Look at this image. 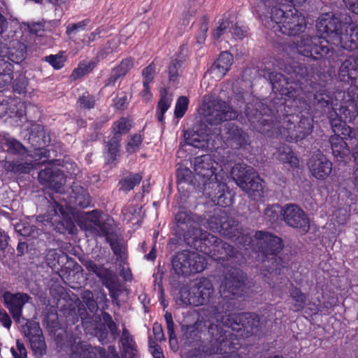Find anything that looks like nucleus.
Instances as JSON below:
<instances>
[{
    "label": "nucleus",
    "mask_w": 358,
    "mask_h": 358,
    "mask_svg": "<svg viewBox=\"0 0 358 358\" xmlns=\"http://www.w3.org/2000/svg\"><path fill=\"white\" fill-rule=\"evenodd\" d=\"M330 141L332 152L334 155L343 157L350 152V150L346 142H345L343 138L340 137L338 135L332 136Z\"/></svg>",
    "instance_id": "36"
},
{
    "label": "nucleus",
    "mask_w": 358,
    "mask_h": 358,
    "mask_svg": "<svg viewBox=\"0 0 358 358\" xmlns=\"http://www.w3.org/2000/svg\"><path fill=\"white\" fill-rule=\"evenodd\" d=\"M23 331L25 336L28 338H32L43 334L39 324L36 322L28 321L23 327Z\"/></svg>",
    "instance_id": "50"
},
{
    "label": "nucleus",
    "mask_w": 358,
    "mask_h": 358,
    "mask_svg": "<svg viewBox=\"0 0 358 358\" xmlns=\"http://www.w3.org/2000/svg\"><path fill=\"white\" fill-rule=\"evenodd\" d=\"M336 113L339 117L337 123L336 120L331 122V126L335 134L339 132V128L342 122H351L358 115V108L354 101H349L341 105L339 108H334Z\"/></svg>",
    "instance_id": "17"
},
{
    "label": "nucleus",
    "mask_w": 358,
    "mask_h": 358,
    "mask_svg": "<svg viewBox=\"0 0 358 358\" xmlns=\"http://www.w3.org/2000/svg\"><path fill=\"white\" fill-rule=\"evenodd\" d=\"M208 187L212 189V191L207 192V188L205 187L206 194L215 205L224 208L214 210L213 215L208 220L209 229L220 233L236 245L245 246L246 234L244 229L239 226L237 221L229 215L226 210L227 207L233 203L232 192L229 189L226 183L220 182L217 180L209 182Z\"/></svg>",
    "instance_id": "2"
},
{
    "label": "nucleus",
    "mask_w": 358,
    "mask_h": 358,
    "mask_svg": "<svg viewBox=\"0 0 358 358\" xmlns=\"http://www.w3.org/2000/svg\"><path fill=\"white\" fill-rule=\"evenodd\" d=\"M97 350L100 358H120L114 345L108 346L107 350L102 347H98Z\"/></svg>",
    "instance_id": "64"
},
{
    "label": "nucleus",
    "mask_w": 358,
    "mask_h": 358,
    "mask_svg": "<svg viewBox=\"0 0 358 358\" xmlns=\"http://www.w3.org/2000/svg\"><path fill=\"white\" fill-rule=\"evenodd\" d=\"M345 22L333 13H322L317 18L316 28L322 35H325L329 43L334 44L336 40L338 41V36L341 30H343Z\"/></svg>",
    "instance_id": "6"
},
{
    "label": "nucleus",
    "mask_w": 358,
    "mask_h": 358,
    "mask_svg": "<svg viewBox=\"0 0 358 358\" xmlns=\"http://www.w3.org/2000/svg\"><path fill=\"white\" fill-rule=\"evenodd\" d=\"M176 178L178 185L182 183H191L192 182L193 173L189 169L180 166L176 171Z\"/></svg>",
    "instance_id": "51"
},
{
    "label": "nucleus",
    "mask_w": 358,
    "mask_h": 358,
    "mask_svg": "<svg viewBox=\"0 0 358 358\" xmlns=\"http://www.w3.org/2000/svg\"><path fill=\"white\" fill-rule=\"evenodd\" d=\"M43 60L52 66L54 69L59 70L64 66L67 58L65 52L60 51L56 55H50L45 56Z\"/></svg>",
    "instance_id": "40"
},
{
    "label": "nucleus",
    "mask_w": 358,
    "mask_h": 358,
    "mask_svg": "<svg viewBox=\"0 0 358 358\" xmlns=\"http://www.w3.org/2000/svg\"><path fill=\"white\" fill-rule=\"evenodd\" d=\"M101 211L97 209L89 211L86 213V221L88 222L86 225V229L89 227H96L102 221Z\"/></svg>",
    "instance_id": "55"
},
{
    "label": "nucleus",
    "mask_w": 358,
    "mask_h": 358,
    "mask_svg": "<svg viewBox=\"0 0 358 358\" xmlns=\"http://www.w3.org/2000/svg\"><path fill=\"white\" fill-rule=\"evenodd\" d=\"M194 222L190 213L179 211L175 215V230L177 234L185 237L188 236Z\"/></svg>",
    "instance_id": "25"
},
{
    "label": "nucleus",
    "mask_w": 358,
    "mask_h": 358,
    "mask_svg": "<svg viewBox=\"0 0 358 358\" xmlns=\"http://www.w3.org/2000/svg\"><path fill=\"white\" fill-rule=\"evenodd\" d=\"M289 294L291 299L294 301L292 310L293 311L302 310L304 308L306 304V295L296 287H293L289 289Z\"/></svg>",
    "instance_id": "37"
},
{
    "label": "nucleus",
    "mask_w": 358,
    "mask_h": 358,
    "mask_svg": "<svg viewBox=\"0 0 358 358\" xmlns=\"http://www.w3.org/2000/svg\"><path fill=\"white\" fill-rule=\"evenodd\" d=\"M96 65L97 62L94 61H90L88 63H80L78 66L73 71L71 77L74 80L78 79L92 72Z\"/></svg>",
    "instance_id": "44"
},
{
    "label": "nucleus",
    "mask_w": 358,
    "mask_h": 358,
    "mask_svg": "<svg viewBox=\"0 0 358 358\" xmlns=\"http://www.w3.org/2000/svg\"><path fill=\"white\" fill-rule=\"evenodd\" d=\"M271 22L275 32L294 36L303 32L307 26L305 16L295 8L285 11L281 8L271 10Z\"/></svg>",
    "instance_id": "3"
},
{
    "label": "nucleus",
    "mask_w": 358,
    "mask_h": 358,
    "mask_svg": "<svg viewBox=\"0 0 358 358\" xmlns=\"http://www.w3.org/2000/svg\"><path fill=\"white\" fill-rule=\"evenodd\" d=\"M28 157H19L13 160H6L3 167L7 172L16 175L29 173L33 168L31 161L28 162Z\"/></svg>",
    "instance_id": "24"
},
{
    "label": "nucleus",
    "mask_w": 358,
    "mask_h": 358,
    "mask_svg": "<svg viewBox=\"0 0 358 358\" xmlns=\"http://www.w3.org/2000/svg\"><path fill=\"white\" fill-rule=\"evenodd\" d=\"M98 347L92 345H81L73 351L71 358H99Z\"/></svg>",
    "instance_id": "38"
},
{
    "label": "nucleus",
    "mask_w": 358,
    "mask_h": 358,
    "mask_svg": "<svg viewBox=\"0 0 358 358\" xmlns=\"http://www.w3.org/2000/svg\"><path fill=\"white\" fill-rule=\"evenodd\" d=\"M132 128V121L130 118L121 117L113 123L112 127L113 136L122 140V136L128 133Z\"/></svg>",
    "instance_id": "33"
},
{
    "label": "nucleus",
    "mask_w": 358,
    "mask_h": 358,
    "mask_svg": "<svg viewBox=\"0 0 358 358\" xmlns=\"http://www.w3.org/2000/svg\"><path fill=\"white\" fill-rule=\"evenodd\" d=\"M277 129L279 133L287 141H294V139H292L291 134L292 131H294V122L291 120L290 117L287 116L284 117L283 122L280 126L277 127Z\"/></svg>",
    "instance_id": "45"
},
{
    "label": "nucleus",
    "mask_w": 358,
    "mask_h": 358,
    "mask_svg": "<svg viewBox=\"0 0 358 358\" xmlns=\"http://www.w3.org/2000/svg\"><path fill=\"white\" fill-rule=\"evenodd\" d=\"M334 45L348 50H355L358 48V26L355 23L345 22L343 30H341Z\"/></svg>",
    "instance_id": "15"
},
{
    "label": "nucleus",
    "mask_w": 358,
    "mask_h": 358,
    "mask_svg": "<svg viewBox=\"0 0 358 358\" xmlns=\"http://www.w3.org/2000/svg\"><path fill=\"white\" fill-rule=\"evenodd\" d=\"M250 248L262 253V259L278 255L283 248L282 241L278 236L264 231H257L250 238Z\"/></svg>",
    "instance_id": "5"
},
{
    "label": "nucleus",
    "mask_w": 358,
    "mask_h": 358,
    "mask_svg": "<svg viewBox=\"0 0 358 358\" xmlns=\"http://www.w3.org/2000/svg\"><path fill=\"white\" fill-rule=\"evenodd\" d=\"M3 148L8 153L19 157H28L27 148L17 140L15 138H4Z\"/></svg>",
    "instance_id": "28"
},
{
    "label": "nucleus",
    "mask_w": 358,
    "mask_h": 358,
    "mask_svg": "<svg viewBox=\"0 0 358 358\" xmlns=\"http://www.w3.org/2000/svg\"><path fill=\"white\" fill-rule=\"evenodd\" d=\"M190 260L189 252L182 251L176 253L171 260L172 269L174 273L179 276L191 275Z\"/></svg>",
    "instance_id": "22"
},
{
    "label": "nucleus",
    "mask_w": 358,
    "mask_h": 358,
    "mask_svg": "<svg viewBox=\"0 0 358 358\" xmlns=\"http://www.w3.org/2000/svg\"><path fill=\"white\" fill-rule=\"evenodd\" d=\"M278 159L283 163H289L292 166H297L299 160L289 146H282L279 148Z\"/></svg>",
    "instance_id": "39"
},
{
    "label": "nucleus",
    "mask_w": 358,
    "mask_h": 358,
    "mask_svg": "<svg viewBox=\"0 0 358 358\" xmlns=\"http://www.w3.org/2000/svg\"><path fill=\"white\" fill-rule=\"evenodd\" d=\"M263 320L255 313H248V327L250 326V331L248 330V334H257L263 325Z\"/></svg>",
    "instance_id": "52"
},
{
    "label": "nucleus",
    "mask_w": 358,
    "mask_h": 358,
    "mask_svg": "<svg viewBox=\"0 0 358 358\" xmlns=\"http://www.w3.org/2000/svg\"><path fill=\"white\" fill-rule=\"evenodd\" d=\"M155 70L156 66L154 62L145 67L142 71L143 83H145V85L152 83L155 78Z\"/></svg>",
    "instance_id": "62"
},
{
    "label": "nucleus",
    "mask_w": 358,
    "mask_h": 358,
    "mask_svg": "<svg viewBox=\"0 0 358 358\" xmlns=\"http://www.w3.org/2000/svg\"><path fill=\"white\" fill-rule=\"evenodd\" d=\"M339 71L342 76L347 75L349 78L353 76V72H358V67L355 61V55L346 59L341 64Z\"/></svg>",
    "instance_id": "46"
},
{
    "label": "nucleus",
    "mask_w": 358,
    "mask_h": 358,
    "mask_svg": "<svg viewBox=\"0 0 358 358\" xmlns=\"http://www.w3.org/2000/svg\"><path fill=\"white\" fill-rule=\"evenodd\" d=\"M262 264L264 271L273 275H280L282 269L286 267V263L278 255L262 259Z\"/></svg>",
    "instance_id": "26"
},
{
    "label": "nucleus",
    "mask_w": 358,
    "mask_h": 358,
    "mask_svg": "<svg viewBox=\"0 0 358 358\" xmlns=\"http://www.w3.org/2000/svg\"><path fill=\"white\" fill-rule=\"evenodd\" d=\"M182 62L178 59H172L168 66L169 80L173 83H178L179 69L181 68Z\"/></svg>",
    "instance_id": "47"
},
{
    "label": "nucleus",
    "mask_w": 358,
    "mask_h": 358,
    "mask_svg": "<svg viewBox=\"0 0 358 358\" xmlns=\"http://www.w3.org/2000/svg\"><path fill=\"white\" fill-rule=\"evenodd\" d=\"M190 267H191V274L196 273L202 272L206 266V262L203 257L201 255L194 253L190 252Z\"/></svg>",
    "instance_id": "43"
},
{
    "label": "nucleus",
    "mask_w": 358,
    "mask_h": 358,
    "mask_svg": "<svg viewBox=\"0 0 358 358\" xmlns=\"http://www.w3.org/2000/svg\"><path fill=\"white\" fill-rule=\"evenodd\" d=\"M285 223L304 234L310 229V220L305 212L295 204H287L281 210Z\"/></svg>",
    "instance_id": "8"
},
{
    "label": "nucleus",
    "mask_w": 358,
    "mask_h": 358,
    "mask_svg": "<svg viewBox=\"0 0 358 358\" xmlns=\"http://www.w3.org/2000/svg\"><path fill=\"white\" fill-rule=\"evenodd\" d=\"M38 180L41 185L56 192L62 193L64 191L66 176L64 171L57 167L51 166L41 170L38 172Z\"/></svg>",
    "instance_id": "11"
},
{
    "label": "nucleus",
    "mask_w": 358,
    "mask_h": 358,
    "mask_svg": "<svg viewBox=\"0 0 358 358\" xmlns=\"http://www.w3.org/2000/svg\"><path fill=\"white\" fill-rule=\"evenodd\" d=\"M308 166L311 176L317 180H324L332 171V163L320 152L311 157Z\"/></svg>",
    "instance_id": "14"
},
{
    "label": "nucleus",
    "mask_w": 358,
    "mask_h": 358,
    "mask_svg": "<svg viewBox=\"0 0 358 358\" xmlns=\"http://www.w3.org/2000/svg\"><path fill=\"white\" fill-rule=\"evenodd\" d=\"M129 103L127 94L125 92H122L113 98V107L116 110H124L127 108Z\"/></svg>",
    "instance_id": "58"
},
{
    "label": "nucleus",
    "mask_w": 358,
    "mask_h": 358,
    "mask_svg": "<svg viewBox=\"0 0 358 358\" xmlns=\"http://www.w3.org/2000/svg\"><path fill=\"white\" fill-rule=\"evenodd\" d=\"M224 132L227 140L240 141L243 136V130L235 123L227 122L224 124Z\"/></svg>",
    "instance_id": "42"
},
{
    "label": "nucleus",
    "mask_w": 358,
    "mask_h": 358,
    "mask_svg": "<svg viewBox=\"0 0 358 358\" xmlns=\"http://www.w3.org/2000/svg\"><path fill=\"white\" fill-rule=\"evenodd\" d=\"M264 195L263 180L253 169H248V197L253 201H261Z\"/></svg>",
    "instance_id": "20"
},
{
    "label": "nucleus",
    "mask_w": 358,
    "mask_h": 358,
    "mask_svg": "<svg viewBox=\"0 0 358 358\" xmlns=\"http://www.w3.org/2000/svg\"><path fill=\"white\" fill-rule=\"evenodd\" d=\"M179 301L185 307L193 305L194 295L192 294V290L190 291L187 288L180 289L179 291Z\"/></svg>",
    "instance_id": "61"
},
{
    "label": "nucleus",
    "mask_w": 358,
    "mask_h": 358,
    "mask_svg": "<svg viewBox=\"0 0 358 358\" xmlns=\"http://www.w3.org/2000/svg\"><path fill=\"white\" fill-rule=\"evenodd\" d=\"M88 231L96 236L105 237L106 242L110 244L113 253L115 255L120 254L121 250L120 247L115 245V234L112 225L109 222L102 220L96 227H89Z\"/></svg>",
    "instance_id": "18"
},
{
    "label": "nucleus",
    "mask_w": 358,
    "mask_h": 358,
    "mask_svg": "<svg viewBox=\"0 0 358 358\" xmlns=\"http://www.w3.org/2000/svg\"><path fill=\"white\" fill-rule=\"evenodd\" d=\"M244 280L241 271L231 268L225 273L220 287L221 299L213 306L215 322H212L208 331L210 341L217 347L221 355H227L223 358H240L234 340L236 336L231 331H239L245 329L243 317L245 313H232L235 307V299L239 296L244 288Z\"/></svg>",
    "instance_id": "1"
},
{
    "label": "nucleus",
    "mask_w": 358,
    "mask_h": 358,
    "mask_svg": "<svg viewBox=\"0 0 358 358\" xmlns=\"http://www.w3.org/2000/svg\"><path fill=\"white\" fill-rule=\"evenodd\" d=\"M13 91L19 94L26 92L28 80L24 75L19 74L15 79L13 78Z\"/></svg>",
    "instance_id": "54"
},
{
    "label": "nucleus",
    "mask_w": 358,
    "mask_h": 358,
    "mask_svg": "<svg viewBox=\"0 0 358 358\" xmlns=\"http://www.w3.org/2000/svg\"><path fill=\"white\" fill-rule=\"evenodd\" d=\"M93 329L94 335L103 345L110 342L109 334L113 341L119 336L117 325L112 316L106 311L102 312L100 322L96 323Z\"/></svg>",
    "instance_id": "12"
},
{
    "label": "nucleus",
    "mask_w": 358,
    "mask_h": 358,
    "mask_svg": "<svg viewBox=\"0 0 358 358\" xmlns=\"http://www.w3.org/2000/svg\"><path fill=\"white\" fill-rule=\"evenodd\" d=\"M231 178L243 191L246 192V165L237 164L230 172Z\"/></svg>",
    "instance_id": "34"
},
{
    "label": "nucleus",
    "mask_w": 358,
    "mask_h": 358,
    "mask_svg": "<svg viewBox=\"0 0 358 358\" xmlns=\"http://www.w3.org/2000/svg\"><path fill=\"white\" fill-rule=\"evenodd\" d=\"M279 102H269V105H266V107L262 108L261 113L263 116L271 117V119L263 118L262 120V124L265 127L267 124L269 126V122H271L272 125L275 126L276 122H274L275 120H273V117L276 118V115L279 111V108L282 106V103H281V100L278 99Z\"/></svg>",
    "instance_id": "32"
},
{
    "label": "nucleus",
    "mask_w": 358,
    "mask_h": 358,
    "mask_svg": "<svg viewBox=\"0 0 358 358\" xmlns=\"http://www.w3.org/2000/svg\"><path fill=\"white\" fill-rule=\"evenodd\" d=\"M90 22V20L89 19H85L77 23H70L66 26V34L67 35H71L72 34H76L77 32L84 31Z\"/></svg>",
    "instance_id": "60"
},
{
    "label": "nucleus",
    "mask_w": 358,
    "mask_h": 358,
    "mask_svg": "<svg viewBox=\"0 0 358 358\" xmlns=\"http://www.w3.org/2000/svg\"><path fill=\"white\" fill-rule=\"evenodd\" d=\"M204 237L201 238L205 245L210 244L208 249L204 250L205 254H213L216 252L220 255H224L223 257H219V259H224L227 258H238L239 252L233 245L223 242L217 236L213 235L210 233H206Z\"/></svg>",
    "instance_id": "10"
},
{
    "label": "nucleus",
    "mask_w": 358,
    "mask_h": 358,
    "mask_svg": "<svg viewBox=\"0 0 358 358\" xmlns=\"http://www.w3.org/2000/svg\"><path fill=\"white\" fill-rule=\"evenodd\" d=\"M299 54L314 59L327 57L331 58L334 55V48L329 45V41L324 37L309 35L303 36L296 45Z\"/></svg>",
    "instance_id": "4"
},
{
    "label": "nucleus",
    "mask_w": 358,
    "mask_h": 358,
    "mask_svg": "<svg viewBox=\"0 0 358 358\" xmlns=\"http://www.w3.org/2000/svg\"><path fill=\"white\" fill-rule=\"evenodd\" d=\"M120 139L112 136L106 144L105 159L106 164H113L116 159L120 148Z\"/></svg>",
    "instance_id": "30"
},
{
    "label": "nucleus",
    "mask_w": 358,
    "mask_h": 358,
    "mask_svg": "<svg viewBox=\"0 0 358 358\" xmlns=\"http://www.w3.org/2000/svg\"><path fill=\"white\" fill-rule=\"evenodd\" d=\"M192 294L194 295L193 306H199L208 304L214 294V288L212 282L208 279L200 280L192 287Z\"/></svg>",
    "instance_id": "16"
},
{
    "label": "nucleus",
    "mask_w": 358,
    "mask_h": 358,
    "mask_svg": "<svg viewBox=\"0 0 358 358\" xmlns=\"http://www.w3.org/2000/svg\"><path fill=\"white\" fill-rule=\"evenodd\" d=\"M77 103L83 109L90 110L95 107L96 99L93 94H91L89 92H85L78 98Z\"/></svg>",
    "instance_id": "49"
},
{
    "label": "nucleus",
    "mask_w": 358,
    "mask_h": 358,
    "mask_svg": "<svg viewBox=\"0 0 358 358\" xmlns=\"http://www.w3.org/2000/svg\"><path fill=\"white\" fill-rule=\"evenodd\" d=\"M213 161L209 155H203L194 158V171L201 178L205 180L203 185L208 186V183L216 179L215 171L217 169L214 166Z\"/></svg>",
    "instance_id": "13"
},
{
    "label": "nucleus",
    "mask_w": 358,
    "mask_h": 358,
    "mask_svg": "<svg viewBox=\"0 0 358 358\" xmlns=\"http://www.w3.org/2000/svg\"><path fill=\"white\" fill-rule=\"evenodd\" d=\"M31 348L35 353L43 355L45 352V343L43 334L29 339Z\"/></svg>",
    "instance_id": "57"
},
{
    "label": "nucleus",
    "mask_w": 358,
    "mask_h": 358,
    "mask_svg": "<svg viewBox=\"0 0 358 358\" xmlns=\"http://www.w3.org/2000/svg\"><path fill=\"white\" fill-rule=\"evenodd\" d=\"M143 142V136L140 134H135L131 136L130 141L128 142L127 145V151L128 152H136Z\"/></svg>",
    "instance_id": "63"
},
{
    "label": "nucleus",
    "mask_w": 358,
    "mask_h": 358,
    "mask_svg": "<svg viewBox=\"0 0 358 358\" xmlns=\"http://www.w3.org/2000/svg\"><path fill=\"white\" fill-rule=\"evenodd\" d=\"M189 103V100L187 96H179L176 103L174 116L178 119H181L186 113L188 109Z\"/></svg>",
    "instance_id": "48"
},
{
    "label": "nucleus",
    "mask_w": 358,
    "mask_h": 358,
    "mask_svg": "<svg viewBox=\"0 0 358 358\" xmlns=\"http://www.w3.org/2000/svg\"><path fill=\"white\" fill-rule=\"evenodd\" d=\"M268 79L273 90L282 96H290L292 93L291 83L282 73L272 72L269 73Z\"/></svg>",
    "instance_id": "23"
},
{
    "label": "nucleus",
    "mask_w": 358,
    "mask_h": 358,
    "mask_svg": "<svg viewBox=\"0 0 358 358\" xmlns=\"http://www.w3.org/2000/svg\"><path fill=\"white\" fill-rule=\"evenodd\" d=\"M134 59L131 57H127L123 59L120 64L115 66L114 68L120 73L124 77L134 68Z\"/></svg>",
    "instance_id": "53"
},
{
    "label": "nucleus",
    "mask_w": 358,
    "mask_h": 358,
    "mask_svg": "<svg viewBox=\"0 0 358 358\" xmlns=\"http://www.w3.org/2000/svg\"><path fill=\"white\" fill-rule=\"evenodd\" d=\"M71 198L74 203L80 208H87L90 205L91 198L86 189L81 186H73Z\"/></svg>",
    "instance_id": "31"
},
{
    "label": "nucleus",
    "mask_w": 358,
    "mask_h": 358,
    "mask_svg": "<svg viewBox=\"0 0 358 358\" xmlns=\"http://www.w3.org/2000/svg\"><path fill=\"white\" fill-rule=\"evenodd\" d=\"M171 104V100L168 97L167 91L164 89L160 92V98L157 105L156 116L157 120L162 124L165 123V113Z\"/></svg>",
    "instance_id": "29"
},
{
    "label": "nucleus",
    "mask_w": 358,
    "mask_h": 358,
    "mask_svg": "<svg viewBox=\"0 0 358 358\" xmlns=\"http://www.w3.org/2000/svg\"><path fill=\"white\" fill-rule=\"evenodd\" d=\"M4 306L8 310L14 321L20 322L24 305L31 299V296L24 292H11L5 291L1 295Z\"/></svg>",
    "instance_id": "9"
},
{
    "label": "nucleus",
    "mask_w": 358,
    "mask_h": 358,
    "mask_svg": "<svg viewBox=\"0 0 358 358\" xmlns=\"http://www.w3.org/2000/svg\"><path fill=\"white\" fill-rule=\"evenodd\" d=\"M50 222L54 227V229L59 233L64 234L73 235L77 232V228L73 220L68 214H64L60 216L55 210L54 215L50 218Z\"/></svg>",
    "instance_id": "21"
},
{
    "label": "nucleus",
    "mask_w": 358,
    "mask_h": 358,
    "mask_svg": "<svg viewBox=\"0 0 358 358\" xmlns=\"http://www.w3.org/2000/svg\"><path fill=\"white\" fill-rule=\"evenodd\" d=\"M203 115L206 122L212 126L234 119L236 116L235 112L222 100L210 102L204 109Z\"/></svg>",
    "instance_id": "7"
},
{
    "label": "nucleus",
    "mask_w": 358,
    "mask_h": 358,
    "mask_svg": "<svg viewBox=\"0 0 358 358\" xmlns=\"http://www.w3.org/2000/svg\"><path fill=\"white\" fill-rule=\"evenodd\" d=\"M233 62V55L228 51H223L213 63L208 71L217 78L221 79L230 70Z\"/></svg>",
    "instance_id": "19"
},
{
    "label": "nucleus",
    "mask_w": 358,
    "mask_h": 358,
    "mask_svg": "<svg viewBox=\"0 0 358 358\" xmlns=\"http://www.w3.org/2000/svg\"><path fill=\"white\" fill-rule=\"evenodd\" d=\"M124 78V77L113 67L111 69L108 77L103 81L104 87H114L117 82L121 83Z\"/></svg>",
    "instance_id": "59"
},
{
    "label": "nucleus",
    "mask_w": 358,
    "mask_h": 358,
    "mask_svg": "<svg viewBox=\"0 0 358 358\" xmlns=\"http://www.w3.org/2000/svg\"><path fill=\"white\" fill-rule=\"evenodd\" d=\"M313 129V125L307 117L300 119L297 125L294 124V131L291 132L292 139L297 141L303 139L309 135Z\"/></svg>",
    "instance_id": "27"
},
{
    "label": "nucleus",
    "mask_w": 358,
    "mask_h": 358,
    "mask_svg": "<svg viewBox=\"0 0 358 358\" xmlns=\"http://www.w3.org/2000/svg\"><path fill=\"white\" fill-rule=\"evenodd\" d=\"M95 275L101 280L105 287H109L117 280L115 273L108 268L100 266Z\"/></svg>",
    "instance_id": "41"
},
{
    "label": "nucleus",
    "mask_w": 358,
    "mask_h": 358,
    "mask_svg": "<svg viewBox=\"0 0 358 358\" xmlns=\"http://www.w3.org/2000/svg\"><path fill=\"white\" fill-rule=\"evenodd\" d=\"M164 319L166 321L167 334L169 335V343L171 345L173 341H176L177 336L175 333V324L171 313L166 312L164 314Z\"/></svg>",
    "instance_id": "56"
},
{
    "label": "nucleus",
    "mask_w": 358,
    "mask_h": 358,
    "mask_svg": "<svg viewBox=\"0 0 358 358\" xmlns=\"http://www.w3.org/2000/svg\"><path fill=\"white\" fill-rule=\"evenodd\" d=\"M142 178L143 176L140 173L130 174L128 176L124 177L119 182V189L128 192L139 185Z\"/></svg>",
    "instance_id": "35"
}]
</instances>
